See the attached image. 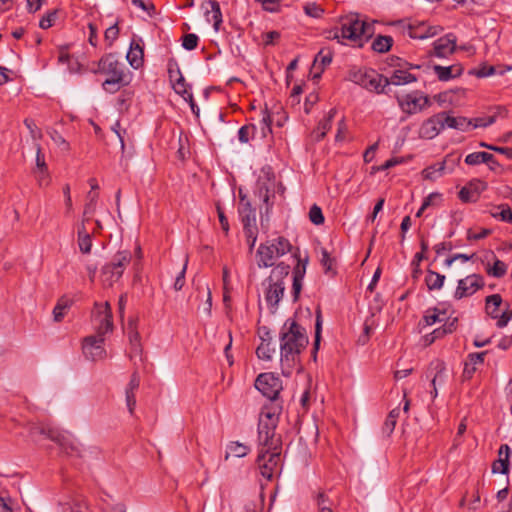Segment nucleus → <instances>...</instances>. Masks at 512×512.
Returning a JSON list of instances; mask_svg holds the SVG:
<instances>
[{"label": "nucleus", "instance_id": "26", "mask_svg": "<svg viewBox=\"0 0 512 512\" xmlns=\"http://www.w3.org/2000/svg\"><path fill=\"white\" fill-rule=\"evenodd\" d=\"M486 352L471 353L468 355L463 369V378L469 380L473 377L478 366L484 363Z\"/></svg>", "mask_w": 512, "mask_h": 512}, {"label": "nucleus", "instance_id": "58", "mask_svg": "<svg viewBox=\"0 0 512 512\" xmlns=\"http://www.w3.org/2000/svg\"><path fill=\"white\" fill-rule=\"evenodd\" d=\"M198 40L199 39H198V36L196 34H193V33L186 34L183 37L182 46L186 50H193V49H195L197 47Z\"/></svg>", "mask_w": 512, "mask_h": 512}, {"label": "nucleus", "instance_id": "56", "mask_svg": "<svg viewBox=\"0 0 512 512\" xmlns=\"http://www.w3.org/2000/svg\"><path fill=\"white\" fill-rule=\"evenodd\" d=\"M96 206H97V203H95V202H88V201L86 202V204L84 206L83 217H82L81 223H84V225H86L92 219V216L94 215V213L96 211Z\"/></svg>", "mask_w": 512, "mask_h": 512}, {"label": "nucleus", "instance_id": "14", "mask_svg": "<svg viewBox=\"0 0 512 512\" xmlns=\"http://www.w3.org/2000/svg\"><path fill=\"white\" fill-rule=\"evenodd\" d=\"M484 286L483 277L478 274H471L460 279L454 293V298L460 300L476 293Z\"/></svg>", "mask_w": 512, "mask_h": 512}, {"label": "nucleus", "instance_id": "40", "mask_svg": "<svg viewBox=\"0 0 512 512\" xmlns=\"http://www.w3.org/2000/svg\"><path fill=\"white\" fill-rule=\"evenodd\" d=\"M173 88L177 94L181 95L186 101H189L192 108L194 107L192 93L189 91V87L182 75H179V78L174 83Z\"/></svg>", "mask_w": 512, "mask_h": 512}, {"label": "nucleus", "instance_id": "16", "mask_svg": "<svg viewBox=\"0 0 512 512\" xmlns=\"http://www.w3.org/2000/svg\"><path fill=\"white\" fill-rule=\"evenodd\" d=\"M460 161L458 157L457 161H450L449 157H446L442 162L435 163L427 168L423 169L421 174L425 180L435 181L442 177L445 173H452L456 164Z\"/></svg>", "mask_w": 512, "mask_h": 512}, {"label": "nucleus", "instance_id": "5", "mask_svg": "<svg viewBox=\"0 0 512 512\" xmlns=\"http://www.w3.org/2000/svg\"><path fill=\"white\" fill-rule=\"evenodd\" d=\"M290 265L283 262L277 264L268 278L269 285L265 291V300L274 313L277 310L278 304L282 299L285 291L284 278L288 276Z\"/></svg>", "mask_w": 512, "mask_h": 512}, {"label": "nucleus", "instance_id": "8", "mask_svg": "<svg viewBox=\"0 0 512 512\" xmlns=\"http://www.w3.org/2000/svg\"><path fill=\"white\" fill-rule=\"evenodd\" d=\"M403 113L414 115L431 106V99L422 91L415 90L397 98Z\"/></svg>", "mask_w": 512, "mask_h": 512}, {"label": "nucleus", "instance_id": "48", "mask_svg": "<svg viewBox=\"0 0 512 512\" xmlns=\"http://www.w3.org/2000/svg\"><path fill=\"white\" fill-rule=\"evenodd\" d=\"M486 271L490 276L501 278L507 272V265L503 261L496 259L493 265L488 267Z\"/></svg>", "mask_w": 512, "mask_h": 512}, {"label": "nucleus", "instance_id": "31", "mask_svg": "<svg viewBox=\"0 0 512 512\" xmlns=\"http://www.w3.org/2000/svg\"><path fill=\"white\" fill-rule=\"evenodd\" d=\"M279 413L280 406L270 402L268 405L263 406L259 415V420L269 422L271 425H277Z\"/></svg>", "mask_w": 512, "mask_h": 512}, {"label": "nucleus", "instance_id": "11", "mask_svg": "<svg viewBox=\"0 0 512 512\" xmlns=\"http://www.w3.org/2000/svg\"><path fill=\"white\" fill-rule=\"evenodd\" d=\"M256 389L261 392L270 401L277 399L282 390V381L273 373H262L255 381Z\"/></svg>", "mask_w": 512, "mask_h": 512}, {"label": "nucleus", "instance_id": "19", "mask_svg": "<svg viewBox=\"0 0 512 512\" xmlns=\"http://www.w3.org/2000/svg\"><path fill=\"white\" fill-rule=\"evenodd\" d=\"M259 452L280 451L281 439L275 432L258 431Z\"/></svg>", "mask_w": 512, "mask_h": 512}, {"label": "nucleus", "instance_id": "25", "mask_svg": "<svg viewBox=\"0 0 512 512\" xmlns=\"http://www.w3.org/2000/svg\"><path fill=\"white\" fill-rule=\"evenodd\" d=\"M417 78L415 75L409 73L404 69H396L393 71L390 78L383 77V88L389 84L393 85H405L416 82Z\"/></svg>", "mask_w": 512, "mask_h": 512}, {"label": "nucleus", "instance_id": "38", "mask_svg": "<svg viewBox=\"0 0 512 512\" xmlns=\"http://www.w3.org/2000/svg\"><path fill=\"white\" fill-rule=\"evenodd\" d=\"M490 215L503 222L512 223V210L507 204L494 206L490 210Z\"/></svg>", "mask_w": 512, "mask_h": 512}, {"label": "nucleus", "instance_id": "59", "mask_svg": "<svg viewBox=\"0 0 512 512\" xmlns=\"http://www.w3.org/2000/svg\"><path fill=\"white\" fill-rule=\"evenodd\" d=\"M63 512H88V507L83 502H72L64 506Z\"/></svg>", "mask_w": 512, "mask_h": 512}, {"label": "nucleus", "instance_id": "54", "mask_svg": "<svg viewBox=\"0 0 512 512\" xmlns=\"http://www.w3.org/2000/svg\"><path fill=\"white\" fill-rule=\"evenodd\" d=\"M473 128L488 127L496 121V115L473 118Z\"/></svg>", "mask_w": 512, "mask_h": 512}, {"label": "nucleus", "instance_id": "13", "mask_svg": "<svg viewBox=\"0 0 512 512\" xmlns=\"http://www.w3.org/2000/svg\"><path fill=\"white\" fill-rule=\"evenodd\" d=\"M82 351L85 358L92 361L102 360L106 357L104 348V336L90 335L84 338Z\"/></svg>", "mask_w": 512, "mask_h": 512}, {"label": "nucleus", "instance_id": "15", "mask_svg": "<svg viewBox=\"0 0 512 512\" xmlns=\"http://www.w3.org/2000/svg\"><path fill=\"white\" fill-rule=\"evenodd\" d=\"M444 112L434 114L421 124L418 134L423 139H433L444 129Z\"/></svg>", "mask_w": 512, "mask_h": 512}, {"label": "nucleus", "instance_id": "33", "mask_svg": "<svg viewBox=\"0 0 512 512\" xmlns=\"http://www.w3.org/2000/svg\"><path fill=\"white\" fill-rule=\"evenodd\" d=\"M128 337L131 345V354H139L141 352L140 335L134 320H130L128 323Z\"/></svg>", "mask_w": 512, "mask_h": 512}, {"label": "nucleus", "instance_id": "12", "mask_svg": "<svg viewBox=\"0 0 512 512\" xmlns=\"http://www.w3.org/2000/svg\"><path fill=\"white\" fill-rule=\"evenodd\" d=\"M281 461L280 451L259 452L257 463L261 475L267 480H271L277 472Z\"/></svg>", "mask_w": 512, "mask_h": 512}, {"label": "nucleus", "instance_id": "55", "mask_svg": "<svg viewBox=\"0 0 512 512\" xmlns=\"http://www.w3.org/2000/svg\"><path fill=\"white\" fill-rule=\"evenodd\" d=\"M118 36H119V28L117 26V23H115L114 25H112L106 29L104 37H105V41L107 42L109 47H111L113 45L114 41L118 38Z\"/></svg>", "mask_w": 512, "mask_h": 512}, {"label": "nucleus", "instance_id": "42", "mask_svg": "<svg viewBox=\"0 0 512 512\" xmlns=\"http://www.w3.org/2000/svg\"><path fill=\"white\" fill-rule=\"evenodd\" d=\"M275 353V347L272 345V341L261 342L256 349V354L259 359L270 361Z\"/></svg>", "mask_w": 512, "mask_h": 512}, {"label": "nucleus", "instance_id": "39", "mask_svg": "<svg viewBox=\"0 0 512 512\" xmlns=\"http://www.w3.org/2000/svg\"><path fill=\"white\" fill-rule=\"evenodd\" d=\"M494 161V156L487 152H473L465 157V163L467 165H478L481 163H490Z\"/></svg>", "mask_w": 512, "mask_h": 512}, {"label": "nucleus", "instance_id": "21", "mask_svg": "<svg viewBox=\"0 0 512 512\" xmlns=\"http://www.w3.org/2000/svg\"><path fill=\"white\" fill-rule=\"evenodd\" d=\"M485 188L481 181L470 182L464 186L458 193V197L462 202L474 203L479 199L480 192Z\"/></svg>", "mask_w": 512, "mask_h": 512}, {"label": "nucleus", "instance_id": "30", "mask_svg": "<svg viewBox=\"0 0 512 512\" xmlns=\"http://www.w3.org/2000/svg\"><path fill=\"white\" fill-rule=\"evenodd\" d=\"M433 69L438 79L441 81H448L452 78L458 77L463 72V68L460 65H452L447 67L435 65Z\"/></svg>", "mask_w": 512, "mask_h": 512}, {"label": "nucleus", "instance_id": "36", "mask_svg": "<svg viewBox=\"0 0 512 512\" xmlns=\"http://www.w3.org/2000/svg\"><path fill=\"white\" fill-rule=\"evenodd\" d=\"M332 61V53L328 49H321L317 55L315 56L313 67L319 72L315 75L318 77L320 73L323 71L324 67L329 65Z\"/></svg>", "mask_w": 512, "mask_h": 512}, {"label": "nucleus", "instance_id": "61", "mask_svg": "<svg viewBox=\"0 0 512 512\" xmlns=\"http://www.w3.org/2000/svg\"><path fill=\"white\" fill-rule=\"evenodd\" d=\"M36 167H37L38 172L44 173L47 171L45 157H44V154L42 153L39 145H37V151H36Z\"/></svg>", "mask_w": 512, "mask_h": 512}, {"label": "nucleus", "instance_id": "10", "mask_svg": "<svg viewBox=\"0 0 512 512\" xmlns=\"http://www.w3.org/2000/svg\"><path fill=\"white\" fill-rule=\"evenodd\" d=\"M92 322L96 334L104 336L113 330L112 312L108 302L95 303L92 311Z\"/></svg>", "mask_w": 512, "mask_h": 512}, {"label": "nucleus", "instance_id": "3", "mask_svg": "<svg viewBox=\"0 0 512 512\" xmlns=\"http://www.w3.org/2000/svg\"><path fill=\"white\" fill-rule=\"evenodd\" d=\"M340 26L327 32L328 39H335L340 43H351L362 46L363 38L373 34L372 26L359 19L357 14H349L340 18Z\"/></svg>", "mask_w": 512, "mask_h": 512}, {"label": "nucleus", "instance_id": "9", "mask_svg": "<svg viewBox=\"0 0 512 512\" xmlns=\"http://www.w3.org/2000/svg\"><path fill=\"white\" fill-rule=\"evenodd\" d=\"M349 80L377 93L383 92V76L372 69H356L349 72Z\"/></svg>", "mask_w": 512, "mask_h": 512}, {"label": "nucleus", "instance_id": "18", "mask_svg": "<svg viewBox=\"0 0 512 512\" xmlns=\"http://www.w3.org/2000/svg\"><path fill=\"white\" fill-rule=\"evenodd\" d=\"M456 49V36L452 33H448L443 37H440L433 43V50L430 55L438 58H446L453 54Z\"/></svg>", "mask_w": 512, "mask_h": 512}, {"label": "nucleus", "instance_id": "28", "mask_svg": "<svg viewBox=\"0 0 512 512\" xmlns=\"http://www.w3.org/2000/svg\"><path fill=\"white\" fill-rule=\"evenodd\" d=\"M445 126L465 132L473 128V120L462 116L452 117L444 112V127Z\"/></svg>", "mask_w": 512, "mask_h": 512}, {"label": "nucleus", "instance_id": "22", "mask_svg": "<svg viewBox=\"0 0 512 512\" xmlns=\"http://www.w3.org/2000/svg\"><path fill=\"white\" fill-rule=\"evenodd\" d=\"M511 449L509 445L502 444L498 450V459L492 465L493 473L508 474L510 467Z\"/></svg>", "mask_w": 512, "mask_h": 512}, {"label": "nucleus", "instance_id": "46", "mask_svg": "<svg viewBox=\"0 0 512 512\" xmlns=\"http://www.w3.org/2000/svg\"><path fill=\"white\" fill-rule=\"evenodd\" d=\"M197 290L199 293H202L203 296L206 297L204 303L198 307L200 311H202L206 316L211 315V308H212V295L211 290L208 286L205 288L198 287Z\"/></svg>", "mask_w": 512, "mask_h": 512}, {"label": "nucleus", "instance_id": "20", "mask_svg": "<svg viewBox=\"0 0 512 512\" xmlns=\"http://www.w3.org/2000/svg\"><path fill=\"white\" fill-rule=\"evenodd\" d=\"M126 59L130 66L134 69H139L143 65L144 48L140 38L132 39L126 55Z\"/></svg>", "mask_w": 512, "mask_h": 512}, {"label": "nucleus", "instance_id": "24", "mask_svg": "<svg viewBox=\"0 0 512 512\" xmlns=\"http://www.w3.org/2000/svg\"><path fill=\"white\" fill-rule=\"evenodd\" d=\"M238 212L244 227L256 226V213L249 201L241 196Z\"/></svg>", "mask_w": 512, "mask_h": 512}, {"label": "nucleus", "instance_id": "50", "mask_svg": "<svg viewBox=\"0 0 512 512\" xmlns=\"http://www.w3.org/2000/svg\"><path fill=\"white\" fill-rule=\"evenodd\" d=\"M257 127L254 124L244 125L238 131V138L241 143H248Z\"/></svg>", "mask_w": 512, "mask_h": 512}, {"label": "nucleus", "instance_id": "51", "mask_svg": "<svg viewBox=\"0 0 512 512\" xmlns=\"http://www.w3.org/2000/svg\"><path fill=\"white\" fill-rule=\"evenodd\" d=\"M309 219L315 225H321L324 223V216L322 210L316 204L310 208Z\"/></svg>", "mask_w": 512, "mask_h": 512}, {"label": "nucleus", "instance_id": "49", "mask_svg": "<svg viewBox=\"0 0 512 512\" xmlns=\"http://www.w3.org/2000/svg\"><path fill=\"white\" fill-rule=\"evenodd\" d=\"M303 10L306 15L312 18H320L324 13V9L315 2H308L304 4Z\"/></svg>", "mask_w": 512, "mask_h": 512}, {"label": "nucleus", "instance_id": "41", "mask_svg": "<svg viewBox=\"0 0 512 512\" xmlns=\"http://www.w3.org/2000/svg\"><path fill=\"white\" fill-rule=\"evenodd\" d=\"M249 451L250 448L247 445L240 442H231L227 446L225 459L227 460L230 456L241 458L246 456L249 453Z\"/></svg>", "mask_w": 512, "mask_h": 512}, {"label": "nucleus", "instance_id": "32", "mask_svg": "<svg viewBox=\"0 0 512 512\" xmlns=\"http://www.w3.org/2000/svg\"><path fill=\"white\" fill-rule=\"evenodd\" d=\"M457 319H453L450 323L445 324L443 327L435 329L431 334L424 337L427 345L432 344L436 339L443 337L446 334L452 333L456 329Z\"/></svg>", "mask_w": 512, "mask_h": 512}, {"label": "nucleus", "instance_id": "27", "mask_svg": "<svg viewBox=\"0 0 512 512\" xmlns=\"http://www.w3.org/2000/svg\"><path fill=\"white\" fill-rule=\"evenodd\" d=\"M336 113L335 108L330 109L327 116L319 122L318 126L312 132V137L315 141H321L325 137L326 133L331 129L332 121Z\"/></svg>", "mask_w": 512, "mask_h": 512}, {"label": "nucleus", "instance_id": "34", "mask_svg": "<svg viewBox=\"0 0 512 512\" xmlns=\"http://www.w3.org/2000/svg\"><path fill=\"white\" fill-rule=\"evenodd\" d=\"M502 297L499 294H492L485 299V311L491 318H498V309L502 304Z\"/></svg>", "mask_w": 512, "mask_h": 512}, {"label": "nucleus", "instance_id": "44", "mask_svg": "<svg viewBox=\"0 0 512 512\" xmlns=\"http://www.w3.org/2000/svg\"><path fill=\"white\" fill-rule=\"evenodd\" d=\"M434 368L436 370V374L432 379V386H433V392L432 396L435 398L437 396V383L442 384L444 382V372H445V366L444 363L441 361H436L434 363Z\"/></svg>", "mask_w": 512, "mask_h": 512}, {"label": "nucleus", "instance_id": "45", "mask_svg": "<svg viewBox=\"0 0 512 512\" xmlns=\"http://www.w3.org/2000/svg\"><path fill=\"white\" fill-rule=\"evenodd\" d=\"M392 46V38L390 36H378L372 43L374 51L384 53L389 51Z\"/></svg>", "mask_w": 512, "mask_h": 512}, {"label": "nucleus", "instance_id": "23", "mask_svg": "<svg viewBox=\"0 0 512 512\" xmlns=\"http://www.w3.org/2000/svg\"><path fill=\"white\" fill-rule=\"evenodd\" d=\"M205 17L208 22L213 23L214 30L217 32L222 24V13L219 3L216 0H208L203 4Z\"/></svg>", "mask_w": 512, "mask_h": 512}, {"label": "nucleus", "instance_id": "29", "mask_svg": "<svg viewBox=\"0 0 512 512\" xmlns=\"http://www.w3.org/2000/svg\"><path fill=\"white\" fill-rule=\"evenodd\" d=\"M77 236L80 251L84 254H89L92 248V233H90L84 223L78 225Z\"/></svg>", "mask_w": 512, "mask_h": 512}, {"label": "nucleus", "instance_id": "57", "mask_svg": "<svg viewBox=\"0 0 512 512\" xmlns=\"http://www.w3.org/2000/svg\"><path fill=\"white\" fill-rule=\"evenodd\" d=\"M257 228L256 226L244 227V232L249 245V250L252 251L257 241Z\"/></svg>", "mask_w": 512, "mask_h": 512}, {"label": "nucleus", "instance_id": "4", "mask_svg": "<svg viewBox=\"0 0 512 512\" xmlns=\"http://www.w3.org/2000/svg\"><path fill=\"white\" fill-rule=\"evenodd\" d=\"M292 249L288 239L277 237L261 243L256 251V262L259 268H268L274 266L276 260Z\"/></svg>", "mask_w": 512, "mask_h": 512}, {"label": "nucleus", "instance_id": "35", "mask_svg": "<svg viewBox=\"0 0 512 512\" xmlns=\"http://www.w3.org/2000/svg\"><path fill=\"white\" fill-rule=\"evenodd\" d=\"M446 317L447 313L445 310H441L439 308H430L425 312L423 321L426 326H431L433 324L444 321Z\"/></svg>", "mask_w": 512, "mask_h": 512}, {"label": "nucleus", "instance_id": "62", "mask_svg": "<svg viewBox=\"0 0 512 512\" xmlns=\"http://www.w3.org/2000/svg\"><path fill=\"white\" fill-rule=\"evenodd\" d=\"M317 505L319 508V512H332L330 508V503L328 499L325 497L324 493H320L317 496Z\"/></svg>", "mask_w": 512, "mask_h": 512}, {"label": "nucleus", "instance_id": "60", "mask_svg": "<svg viewBox=\"0 0 512 512\" xmlns=\"http://www.w3.org/2000/svg\"><path fill=\"white\" fill-rule=\"evenodd\" d=\"M14 501L7 495L0 494V512H13Z\"/></svg>", "mask_w": 512, "mask_h": 512}, {"label": "nucleus", "instance_id": "37", "mask_svg": "<svg viewBox=\"0 0 512 512\" xmlns=\"http://www.w3.org/2000/svg\"><path fill=\"white\" fill-rule=\"evenodd\" d=\"M445 281V276L434 272L432 270H428L425 276V283L428 290H439L442 288Z\"/></svg>", "mask_w": 512, "mask_h": 512}, {"label": "nucleus", "instance_id": "6", "mask_svg": "<svg viewBox=\"0 0 512 512\" xmlns=\"http://www.w3.org/2000/svg\"><path fill=\"white\" fill-rule=\"evenodd\" d=\"M29 435L34 438L36 435L44 437L56 442L67 453L78 452L79 442L68 432H62L48 424H30Z\"/></svg>", "mask_w": 512, "mask_h": 512}, {"label": "nucleus", "instance_id": "53", "mask_svg": "<svg viewBox=\"0 0 512 512\" xmlns=\"http://www.w3.org/2000/svg\"><path fill=\"white\" fill-rule=\"evenodd\" d=\"M187 265H188V257L185 258L183 267H182L181 271L178 273V275L176 276V279L174 281L173 288L175 291H180L185 285V274H186V270H187Z\"/></svg>", "mask_w": 512, "mask_h": 512}, {"label": "nucleus", "instance_id": "47", "mask_svg": "<svg viewBox=\"0 0 512 512\" xmlns=\"http://www.w3.org/2000/svg\"><path fill=\"white\" fill-rule=\"evenodd\" d=\"M272 118L267 109L262 111V118L259 121V129L262 137H266L272 132Z\"/></svg>", "mask_w": 512, "mask_h": 512}, {"label": "nucleus", "instance_id": "63", "mask_svg": "<svg viewBox=\"0 0 512 512\" xmlns=\"http://www.w3.org/2000/svg\"><path fill=\"white\" fill-rule=\"evenodd\" d=\"M490 234H491L490 229L481 228L477 232L468 231V239L469 240H481V239L486 238Z\"/></svg>", "mask_w": 512, "mask_h": 512}, {"label": "nucleus", "instance_id": "43", "mask_svg": "<svg viewBox=\"0 0 512 512\" xmlns=\"http://www.w3.org/2000/svg\"><path fill=\"white\" fill-rule=\"evenodd\" d=\"M71 306V301L65 297L58 300L56 306L53 309V317L55 322H60L67 309Z\"/></svg>", "mask_w": 512, "mask_h": 512}, {"label": "nucleus", "instance_id": "52", "mask_svg": "<svg viewBox=\"0 0 512 512\" xmlns=\"http://www.w3.org/2000/svg\"><path fill=\"white\" fill-rule=\"evenodd\" d=\"M442 201V195L437 192L430 193L422 202V210L430 206H438Z\"/></svg>", "mask_w": 512, "mask_h": 512}, {"label": "nucleus", "instance_id": "7", "mask_svg": "<svg viewBox=\"0 0 512 512\" xmlns=\"http://www.w3.org/2000/svg\"><path fill=\"white\" fill-rule=\"evenodd\" d=\"M131 253L127 250L118 252L110 263L102 267L103 283L106 286H113L123 275L125 268L130 264Z\"/></svg>", "mask_w": 512, "mask_h": 512}, {"label": "nucleus", "instance_id": "64", "mask_svg": "<svg viewBox=\"0 0 512 512\" xmlns=\"http://www.w3.org/2000/svg\"><path fill=\"white\" fill-rule=\"evenodd\" d=\"M496 319H497V323H496L497 327L504 328L505 326H507L508 322L512 319V316H510V311L506 310L501 314L498 313V318H496Z\"/></svg>", "mask_w": 512, "mask_h": 512}, {"label": "nucleus", "instance_id": "17", "mask_svg": "<svg viewBox=\"0 0 512 512\" xmlns=\"http://www.w3.org/2000/svg\"><path fill=\"white\" fill-rule=\"evenodd\" d=\"M408 35L414 39H427L440 34L443 31L441 26L429 25L427 22H416L408 25Z\"/></svg>", "mask_w": 512, "mask_h": 512}, {"label": "nucleus", "instance_id": "1", "mask_svg": "<svg viewBox=\"0 0 512 512\" xmlns=\"http://www.w3.org/2000/svg\"><path fill=\"white\" fill-rule=\"evenodd\" d=\"M280 362L282 372L290 376L299 363V356L308 344L305 329L295 320L287 319L282 327L280 336Z\"/></svg>", "mask_w": 512, "mask_h": 512}, {"label": "nucleus", "instance_id": "2", "mask_svg": "<svg viewBox=\"0 0 512 512\" xmlns=\"http://www.w3.org/2000/svg\"><path fill=\"white\" fill-rule=\"evenodd\" d=\"M98 72L106 76L102 88L111 94L128 86L132 81V73L114 53H108L100 58Z\"/></svg>", "mask_w": 512, "mask_h": 512}]
</instances>
